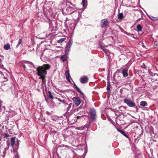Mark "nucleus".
<instances>
[{
  "label": "nucleus",
  "mask_w": 158,
  "mask_h": 158,
  "mask_svg": "<svg viewBox=\"0 0 158 158\" xmlns=\"http://www.w3.org/2000/svg\"><path fill=\"white\" fill-rule=\"evenodd\" d=\"M50 66L48 64H44L42 66H39L36 69L37 75L40 77L45 76L47 74L46 70H49Z\"/></svg>",
  "instance_id": "obj_1"
},
{
  "label": "nucleus",
  "mask_w": 158,
  "mask_h": 158,
  "mask_svg": "<svg viewBox=\"0 0 158 158\" xmlns=\"http://www.w3.org/2000/svg\"><path fill=\"white\" fill-rule=\"evenodd\" d=\"M89 115L92 121V122L95 121L97 118L96 113L95 110L94 109H90Z\"/></svg>",
  "instance_id": "obj_2"
},
{
  "label": "nucleus",
  "mask_w": 158,
  "mask_h": 158,
  "mask_svg": "<svg viewBox=\"0 0 158 158\" xmlns=\"http://www.w3.org/2000/svg\"><path fill=\"white\" fill-rule=\"evenodd\" d=\"M124 102L130 107H134L135 106V103L130 99L125 98L123 100Z\"/></svg>",
  "instance_id": "obj_3"
},
{
  "label": "nucleus",
  "mask_w": 158,
  "mask_h": 158,
  "mask_svg": "<svg viewBox=\"0 0 158 158\" xmlns=\"http://www.w3.org/2000/svg\"><path fill=\"white\" fill-rule=\"evenodd\" d=\"M25 64H27L30 68H32V67H33L34 68H35L34 64L32 62L29 61H24L22 63V67L24 68V70L25 71H27V69L26 68V66Z\"/></svg>",
  "instance_id": "obj_4"
},
{
  "label": "nucleus",
  "mask_w": 158,
  "mask_h": 158,
  "mask_svg": "<svg viewBox=\"0 0 158 158\" xmlns=\"http://www.w3.org/2000/svg\"><path fill=\"white\" fill-rule=\"evenodd\" d=\"M108 20L107 19H104L101 20L100 23L101 27L102 28L105 27L107 26Z\"/></svg>",
  "instance_id": "obj_5"
},
{
  "label": "nucleus",
  "mask_w": 158,
  "mask_h": 158,
  "mask_svg": "<svg viewBox=\"0 0 158 158\" xmlns=\"http://www.w3.org/2000/svg\"><path fill=\"white\" fill-rule=\"evenodd\" d=\"M73 102L76 106H79L81 103V100L80 98L78 97H74L72 98Z\"/></svg>",
  "instance_id": "obj_6"
},
{
  "label": "nucleus",
  "mask_w": 158,
  "mask_h": 158,
  "mask_svg": "<svg viewBox=\"0 0 158 158\" xmlns=\"http://www.w3.org/2000/svg\"><path fill=\"white\" fill-rule=\"evenodd\" d=\"M88 81V78L86 76H83L80 79V81L81 83L84 84L87 82Z\"/></svg>",
  "instance_id": "obj_7"
},
{
  "label": "nucleus",
  "mask_w": 158,
  "mask_h": 158,
  "mask_svg": "<svg viewBox=\"0 0 158 158\" xmlns=\"http://www.w3.org/2000/svg\"><path fill=\"white\" fill-rule=\"evenodd\" d=\"M65 76L66 77V78L68 80V81H69V82L71 83V81L70 80V78H71V77L70 76L69 73V71L67 70L65 71Z\"/></svg>",
  "instance_id": "obj_8"
},
{
  "label": "nucleus",
  "mask_w": 158,
  "mask_h": 158,
  "mask_svg": "<svg viewBox=\"0 0 158 158\" xmlns=\"http://www.w3.org/2000/svg\"><path fill=\"white\" fill-rule=\"evenodd\" d=\"M122 73L123 76L124 77H126L128 76V70L126 69H123L122 70Z\"/></svg>",
  "instance_id": "obj_9"
},
{
  "label": "nucleus",
  "mask_w": 158,
  "mask_h": 158,
  "mask_svg": "<svg viewBox=\"0 0 158 158\" xmlns=\"http://www.w3.org/2000/svg\"><path fill=\"white\" fill-rule=\"evenodd\" d=\"M74 83V86L76 87L77 91L79 93L81 94L83 96L84 98V97L85 96L84 94L81 91V89H80L79 88H78L75 84Z\"/></svg>",
  "instance_id": "obj_10"
},
{
  "label": "nucleus",
  "mask_w": 158,
  "mask_h": 158,
  "mask_svg": "<svg viewBox=\"0 0 158 158\" xmlns=\"http://www.w3.org/2000/svg\"><path fill=\"white\" fill-rule=\"evenodd\" d=\"M117 130L120 132L124 136H125L127 138H128V135L125 133L124 131H123L120 130L118 128H117Z\"/></svg>",
  "instance_id": "obj_11"
},
{
  "label": "nucleus",
  "mask_w": 158,
  "mask_h": 158,
  "mask_svg": "<svg viewBox=\"0 0 158 158\" xmlns=\"http://www.w3.org/2000/svg\"><path fill=\"white\" fill-rule=\"evenodd\" d=\"M11 145L13 148L15 143V138L13 137L10 140Z\"/></svg>",
  "instance_id": "obj_12"
},
{
  "label": "nucleus",
  "mask_w": 158,
  "mask_h": 158,
  "mask_svg": "<svg viewBox=\"0 0 158 158\" xmlns=\"http://www.w3.org/2000/svg\"><path fill=\"white\" fill-rule=\"evenodd\" d=\"M147 103L146 101H143L140 102V106H142L144 107L145 106H147Z\"/></svg>",
  "instance_id": "obj_13"
},
{
  "label": "nucleus",
  "mask_w": 158,
  "mask_h": 158,
  "mask_svg": "<svg viewBox=\"0 0 158 158\" xmlns=\"http://www.w3.org/2000/svg\"><path fill=\"white\" fill-rule=\"evenodd\" d=\"M67 56L66 55H64L62 56L60 59L62 60L63 62L65 61L67 59Z\"/></svg>",
  "instance_id": "obj_14"
},
{
  "label": "nucleus",
  "mask_w": 158,
  "mask_h": 158,
  "mask_svg": "<svg viewBox=\"0 0 158 158\" xmlns=\"http://www.w3.org/2000/svg\"><path fill=\"white\" fill-rule=\"evenodd\" d=\"M70 48H71L70 47L68 46L67 45L65 47V53L66 54H67V55L68 54V53L69 52V51L70 50Z\"/></svg>",
  "instance_id": "obj_15"
},
{
  "label": "nucleus",
  "mask_w": 158,
  "mask_h": 158,
  "mask_svg": "<svg viewBox=\"0 0 158 158\" xmlns=\"http://www.w3.org/2000/svg\"><path fill=\"white\" fill-rule=\"evenodd\" d=\"M3 48L5 50H8L10 48V45L9 44H6L4 45Z\"/></svg>",
  "instance_id": "obj_16"
},
{
  "label": "nucleus",
  "mask_w": 158,
  "mask_h": 158,
  "mask_svg": "<svg viewBox=\"0 0 158 158\" xmlns=\"http://www.w3.org/2000/svg\"><path fill=\"white\" fill-rule=\"evenodd\" d=\"M45 76H41L40 77V79H42V84H43L45 83L46 80L45 78Z\"/></svg>",
  "instance_id": "obj_17"
},
{
  "label": "nucleus",
  "mask_w": 158,
  "mask_h": 158,
  "mask_svg": "<svg viewBox=\"0 0 158 158\" xmlns=\"http://www.w3.org/2000/svg\"><path fill=\"white\" fill-rule=\"evenodd\" d=\"M137 31L139 32L142 31V27L140 24H138L137 26Z\"/></svg>",
  "instance_id": "obj_18"
},
{
  "label": "nucleus",
  "mask_w": 158,
  "mask_h": 158,
  "mask_svg": "<svg viewBox=\"0 0 158 158\" xmlns=\"http://www.w3.org/2000/svg\"><path fill=\"white\" fill-rule=\"evenodd\" d=\"M118 19H122L123 17V13H121L118 14Z\"/></svg>",
  "instance_id": "obj_19"
},
{
  "label": "nucleus",
  "mask_w": 158,
  "mask_h": 158,
  "mask_svg": "<svg viewBox=\"0 0 158 158\" xmlns=\"http://www.w3.org/2000/svg\"><path fill=\"white\" fill-rule=\"evenodd\" d=\"M9 147V145L8 146V148H5L4 149V151L2 153V156H5L6 153V150H8Z\"/></svg>",
  "instance_id": "obj_20"
},
{
  "label": "nucleus",
  "mask_w": 158,
  "mask_h": 158,
  "mask_svg": "<svg viewBox=\"0 0 158 158\" xmlns=\"http://www.w3.org/2000/svg\"><path fill=\"white\" fill-rule=\"evenodd\" d=\"M48 93L50 98L52 100L53 98V96L52 95L51 92L50 91H48Z\"/></svg>",
  "instance_id": "obj_21"
},
{
  "label": "nucleus",
  "mask_w": 158,
  "mask_h": 158,
  "mask_svg": "<svg viewBox=\"0 0 158 158\" xmlns=\"http://www.w3.org/2000/svg\"><path fill=\"white\" fill-rule=\"evenodd\" d=\"M22 43V40L20 39L19 40V42H18V44L16 46V47H18Z\"/></svg>",
  "instance_id": "obj_22"
},
{
  "label": "nucleus",
  "mask_w": 158,
  "mask_h": 158,
  "mask_svg": "<svg viewBox=\"0 0 158 158\" xmlns=\"http://www.w3.org/2000/svg\"><path fill=\"white\" fill-rule=\"evenodd\" d=\"M66 40L65 38H62L60 39L57 41V42L58 43H61L64 41Z\"/></svg>",
  "instance_id": "obj_23"
},
{
  "label": "nucleus",
  "mask_w": 158,
  "mask_h": 158,
  "mask_svg": "<svg viewBox=\"0 0 158 158\" xmlns=\"http://www.w3.org/2000/svg\"><path fill=\"white\" fill-rule=\"evenodd\" d=\"M81 117H82L81 116H77V117H75L74 118L75 119H74V121L73 122V123H74L75 122H76L77 121V120L78 119L80 118Z\"/></svg>",
  "instance_id": "obj_24"
},
{
  "label": "nucleus",
  "mask_w": 158,
  "mask_h": 158,
  "mask_svg": "<svg viewBox=\"0 0 158 158\" xmlns=\"http://www.w3.org/2000/svg\"><path fill=\"white\" fill-rule=\"evenodd\" d=\"M103 51L105 52V53L107 55H108L109 53V51L105 48H102Z\"/></svg>",
  "instance_id": "obj_25"
},
{
  "label": "nucleus",
  "mask_w": 158,
  "mask_h": 158,
  "mask_svg": "<svg viewBox=\"0 0 158 158\" xmlns=\"http://www.w3.org/2000/svg\"><path fill=\"white\" fill-rule=\"evenodd\" d=\"M72 43H73V42L72 41H71L70 40L69 42H68V44L67 45L68 46H70V47H71L72 44Z\"/></svg>",
  "instance_id": "obj_26"
},
{
  "label": "nucleus",
  "mask_w": 158,
  "mask_h": 158,
  "mask_svg": "<svg viewBox=\"0 0 158 158\" xmlns=\"http://www.w3.org/2000/svg\"><path fill=\"white\" fill-rule=\"evenodd\" d=\"M110 83L108 82V84H107V91H110Z\"/></svg>",
  "instance_id": "obj_27"
},
{
  "label": "nucleus",
  "mask_w": 158,
  "mask_h": 158,
  "mask_svg": "<svg viewBox=\"0 0 158 158\" xmlns=\"http://www.w3.org/2000/svg\"><path fill=\"white\" fill-rule=\"evenodd\" d=\"M56 98L59 101L63 103H65V100H61L60 98Z\"/></svg>",
  "instance_id": "obj_28"
},
{
  "label": "nucleus",
  "mask_w": 158,
  "mask_h": 158,
  "mask_svg": "<svg viewBox=\"0 0 158 158\" xmlns=\"http://www.w3.org/2000/svg\"><path fill=\"white\" fill-rule=\"evenodd\" d=\"M149 18L151 20H152L153 21H154L156 20V18L154 17L150 16H149Z\"/></svg>",
  "instance_id": "obj_29"
},
{
  "label": "nucleus",
  "mask_w": 158,
  "mask_h": 158,
  "mask_svg": "<svg viewBox=\"0 0 158 158\" xmlns=\"http://www.w3.org/2000/svg\"><path fill=\"white\" fill-rule=\"evenodd\" d=\"M71 107V105L70 104L68 106V107L67 109V111L68 112V111L69 110V109Z\"/></svg>",
  "instance_id": "obj_30"
},
{
  "label": "nucleus",
  "mask_w": 158,
  "mask_h": 158,
  "mask_svg": "<svg viewBox=\"0 0 158 158\" xmlns=\"http://www.w3.org/2000/svg\"><path fill=\"white\" fill-rule=\"evenodd\" d=\"M4 136L5 137L7 138L9 136V135L7 133H5Z\"/></svg>",
  "instance_id": "obj_31"
},
{
  "label": "nucleus",
  "mask_w": 158,
  "mask_h": 158,
  "mask_svg": "<svg viewBox=\"0 0 158 158\" xmlns=\"http://www.w3.org/2000/svg\"><path fill=\"white\" fill-rule=\"evenodd\" d=\"M123 31L124 33V34H126L127 35H129L130 34L129 33L127 32L124 31V30H123Z\"/></svg>",
  "instance_id": "obj_32"
},
{
  "label": "nucleus",
  "mask_w": 158,
  "mask_h": 158,
  "mask_svg": "<svg viewBox=\"0 0 158 158\" xmlns=\"http://www.w3.org/2000/svg\"><path fill=\"white\" fill-rule=\"evenodd\" d=\"M141 67L144 69H146L145 65L144 64H143L141 65Z\"/></svg>",
  "instance_id": "obj_33"
},
{
  "label": "nucleus",
  "mask_w": 158,
  "mask_h": 158,
  "mask_svg": "<svg viewBox=\"0 0 158 158\" xmlns=\"http://www.w3.org/2000/svg\"><path fill=\"white\" fill-rule=\"evenodd\" d=\"M85 4V0H82V4L83 6H84Z\"/></svg>",
  "instance_id": "obj_34"
},
{
  "label": "nucleus",
  "mask_w": 158,
  "mask_h": 158,
  "mask_svg": "<svg viewBox=\"0 0 158 158\" xmlns=\"http://www.w3.org/2000/svg\"><path fill=\"white\" fill-rule=\"evenodd\" d=\"M66 4H67V5H68V4H72V3L70 2H67L66 3Z\"/></svg>",
  "instance_id": "obj_35"
},
{
  "label": "nucleus",
  "mask_w": 158,
  "mask_h": 158,
  "mask_svg": "<svg viewBox=\"0 0 158 158\" xmlns=\"http://www.w3.org/2000/svg\"><path fill=\"white\" fill-rule=\"evenodd\" d=\"M129 35H130L131 36H132L133 37H134V36H133V35L132 34H130H130Z\"/></svg>",
  "instance_id": "obj_36"
},
{
  "label": "nucleus",
  "mask_w": 158,
  "mask_h": 158,
  "mask_svg": "<svg viewBox=\"0 0 158 158\" xmlns=\"http://www.w3.org/2000/svg\"><path fill=\"white\" fill-rule=\"evenodd\" d=\"M125 107V106H120V107H119V109H120V108H121V107Z\"/></svg>",
  "instance_id": "obj_37"
},
{
  "label": "nucleus",
  "mask_w": 158,
  "mask_h": 158,
  "mask_svg": "<svg viewBox=\"0 0 158 158\" xmlns=\"http://www.w3.org/2000/svg\"><path fill=\"white\" fill-rule=\"evenodd\" d=\"M53 132L55 133H56V131H54V130L53 131Z\"/></svg>",
  "instance_id": "obj_38"
},
{
  "label": "nucleus",
  "mask_w": 158,
  "mask_h": 158,
  "mask_svg": "<svg viewBox=\"0 0 158 158\" xmlns=\"http://www.w3.org/2000/svg\"><path fill=\"white\" fill-rule=\"evenodd\" d=\"M140 20V19H137V21H139Z\"/></svg>",
  "instance_id": "obj_39"
},
{
  "label": "nucleus",
  "mask_w": 158,
  "mask_h": 158,
  "mask_svg": "<svg viewBox=\"0 0 158 158\" xmlns=\"http://www.w3.org/2000/svg\"><path fill=\"white\" fill-rule=\"evenodd\" d=\"M2 102V101H0V105H1V103Z\"/></svg>",
  "instance_id": "obj_40"
},
{
  "label": "nucleus",
  "mask_w": 158,
  "mask_h": 158,
  "mask_svg": "<svg viewBox=\"0 0 158 158\" xmlns=\"http://www.w3.org/2000/svg\"><path fill=\"white\" fill-rule=\"evenodd\" d=\"M2 62V60L0 59V62Z\"/></svg>",
  "instance_id": "obj_41"
},
{
  "label": "nucleus",
  "mask_w": 158,
  "mask_h": 158,
  "mask_svg": "<svg viewBox=\"0 0 158 158\" xmlns=\"http://www.w3.org/2000/svg\"><path fill=\"white\" fill-rule=\"evenodd\" d=\"M69 8H67L66 9V10H69Z\"/></svg>",
  "instance_id": "obj_42"
},
{
  "label": "nucleus",
  "mask_w": 158,
  "mask_h": 158,
  "mask_svg": "<svg viewBox=\"0 0 158 158\" xmlns=\"http://www.w3.org/2000/svg\"><path fill=\"white\" fill-rule=\"evenodd\" d=\"M136 108H137V109H138V108H137V106H136Z\"/></svg>",
  "instance_id": "obj_43"
}]
</instances>
